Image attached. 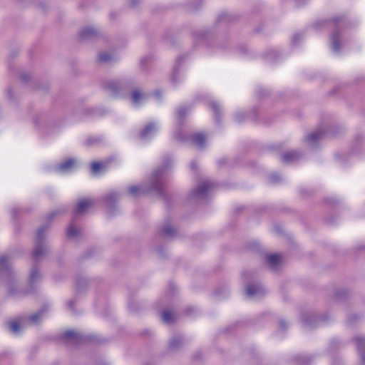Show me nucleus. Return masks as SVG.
<instances>
[{"label": "nucleus", "mask_w": 365, "mask_h": 365, "mask_svg": "<svg viewBox=\"0 0 365 365\" xmlns=\"http://www.w3.org/2000/svg\"><path fill=\"white\" fill-rule=\"evenodd\" d=\"M158 127L154 123H148L140 133V138L146 140L153 137L157 133Z\"/></svg>", "instance_id": "5"}, {"label": "nucleus", "mask_w": 365, "mask_h": 365, "mask_svg": "<svg viewBox=\"0 0 365 365\" xmlns=\"http://www.w3.org/2000/svg\"><path fill=\"white\" fill-rule=\"evenodd\" d=\"M355 341L356 347L361 353V361L365 363V338L361 336L356 337Z\"/></svg>", "instance_id": "15"}, {"label": "nucleus", "mask_w": 365, "mask_h": 365, "mask_svg": "<svg viewBox=\"0 0 365 365\" xmlns=\"http://www.w3.org/2000/svg\"><path fill=\"white\" fill-rule=\"evenodd\" d=\"M205 135L199 133L192 136L193 143L200 148L203 149L205 147Z\"/></svg>", "instance_id": "16"}, {"label": "nucleus", "mask_w": 365, "mask_h": 365, "mask_svg": "<svg viewBox=\"0 0 365 365\" xmlns=\"http://www.w3.org/2000/svg\"><path fill=\"white\" fill-rule=\"evenodd\" d=\"M145 96L138 89L133 91L131 93V100L133 106H138L140 102L144 101Z\"/></svg>", "instance_id": "13"}, {"label": "nucleus", "mask_w": 365, "mask_h": 365, "mask_svg": "<svg viewBox=\"0 0 365 365\" xmlns=\"http://www.w3.org/2000/svg\"><path fill=\"white\" fill-rule=\"evenodd\" d=\"M9 259V258L8 256L2 255L0 257V267L1 269H6L9 268V265H8Z\"/></svg>", "instance_id": "30"}, {"label": "nucleus", "mask_w": 365, "mask_h": 365, "mask_svg": "<svg viewBox=\"0 0 365 365\" xmlns=\"http://www.w3.org/2000/svg\"><path fill=\"white\" fill-rule=\"evenodd\" d=\"M56 215V212H51V215H49V218L52 219Z\"/></svg>", "instance_id": "36"}, {"label": "nucleus", "mask_w": 365, "mask_h": 365, "mask_svg": "<svg viewBox=\"0 0 365 365\" xmlns=\"http://www.w3.org/2000/svg\"><path fill=\"white\" fill-rule=\"evenodd\" d=\"M326 133L324 130H318L306 137V141L312 148H314L316 143L324 138Z\"/></svg>", "instance_id": "8"}, {"label": "nucleus", "mask_w": 365, "mask_h": 365, "mask_svg": "<svg viewBox=\"0 0 365 365\" xmlns=\"http://www.w3.org/2000/svg\"><path fill=\"white\" fill-rule=\"evenodd\" d=\"M46 230V227H42L38 230L36 233V243L33 252V257L36 259L46 255L47 252L46 247L42 244L43 234Z\"/></svg>", "instance_id": "1"}, {"label": "nucleus", "mask_w": 365, "mask_h": 365, "mask_svg": "<svg viewBox=\"0 0 365 365\" xmlns=\"http://www.w3.org/2000/svg\"><path fill=\"white\" fill-rule=\"evenodd\" d=\"M132 4H135V0H133Z\"/></svg>", "instance_id": "44"}, {"label": "nucleus", "mask_w": 365, "mask_h": 365, "mask_svg": "<svg viewBox=\"0 0 365 365\" xmlns=\"http://www.w3.org/2000/svg\"><path fill=\"white\" fill-rule=\"evenodd\" d=\"M344 21V19L341 16H336L333 19V22L335 25H340Z\"/></svg>", "instance_id": "31"}, {"label": "nucleus", "mask_w": 365, "mask_h": 365, "mask_svg": "<svg viewBox=\"0 0 365 365\" xmlns=\"http://www.w3.org/2000/svg\"><path fill=\"white\" fill-rule=\"evenodd\" d=\"M162 319L164 322L170 324L174 322L175 315L170 310H165L162 314Z\"/></svg>", "instance_id": "26"}, {"label": "nucleus", "mask_w": 365, "mask_h": 365, "mask_svg": "<svg viewBox=\"0 0 365 365\" xmlns=\"http://www.w3.org/2000/svg\"><path fill=\"white\" fill-rule=\"evenodd\" d=\"M214 185L210 180H205L192 192L191 197L196 199L203 198Z\"/></svg>", "instance_id": "3"}, {"label": "nucleus", "mask_w": 365, "mask_h": 365, "mask_svg": "<svg viewBox=\"0 0 365 365\" xmlns=\"http://www.w3.org/2000/svg\"><path fill=\"white\" fill-rule=\"evenodd\" d=\"M187 110L185 108H181L178 110L177 123L178 125H181L184 117L186 115Z\"/></svg>", "instance_id": "28"}, {"label": "nucleus", "mask_w": 365, "mask_h": 365, "mask_svg": "<svg viewBox=\"0 0 365 365\" xmlns=\"http://www.w3.org/2000/svg\"><path fill=\"white\" fill-rule=\"evenodd\" d=\"M267 261L272 269H275L280 263V255L278 254L269 255L266 257Z\"/></svg>", "instance_id": "17"}, {"label": "nucleus", "mask_w": 365, "mask_h": 365, "mask_svg": "<svg viewBox=\"0 0 365 365\" xmlns=\"http://www.w3.org/2000/svg\"><path fill=\"white\" fill-rule=\"evenodd\" d=\"M67 233L69 237L73 238L78 235V230L73 225H70L68 227Z\"/></svg>", "instance_id": "29"}, {"label": "nucleus", "mask_w": 365, "mask_h": 365, "mask_svg": "<svg viewBox=\"0 0 365 365\" xmlns=\"http://www.w3.org/2000/svg\"><path fill=\"white\" fill-rule=\"evenodd\" d=\"M284 324H285V323H284V321H281V322H280V325H281V327H284Z\"/></svg>", "instance_id": "40"}, {"label": "nucleus", "mask_w": 365, "mask_h": 365, "mask_svg": "<svg viewBox=\"0 0 365 365\" xmlns=\"http://www.w3.org/2000/svg\"><path fill=\"white\" fill-rule=\"evenodd\" d=\"M63 337L67 342L73 344L78 343L81 339V336L78 333L71 330L66 331L63 334Z\"/></svg>", "instance_id": "12"}, {"label": "nucleus", "mask_w": 365, "mask_h": 365, "mask_svg": "<svg viewBox=\"0 0 365 365\" xmlns=\"http://www.w3.org/2000/svg\"><path fill=\"white\" fill-rule=\"evenodd\" d=\"M331 48L334 52L339 53L341 50L338 31H334L331 35Z\"/></svg>", "instance_id": "14"}, {"label": "nucleus", "mask_w": 365, "mask_h": 365, "mask_svg": "<svg viewBox=\"0 0 365 365\" xmlns=\"http://www.w3.org/2000/svg\"><path fill=\"white\" fill-rule=\"evenodd\" d=\"M118 199V195L115 192H111L108 194L106 198L105 201L108 208H112L115 201Z\"/></svg>", "instance_id": "25"}, {"label": "nucleus", "mask_w": 365, "mask_h": 365, "mask_svg": "<svg viewBox=\"0 0 365 365\" xmlns=\"http://www.w3.org/2000/svg\"><path fill=\"white\" fill-rule=\"evenodd\" d=\"M300 157V153L297 151H289L282 155V160L284 163H289L298 160Z\"/></svg>", "instance_id": "11"}, {"label": "nucleus", "mask_w": 365, "mask_h": 365, "mask_svg": "<svg viewBox=\"0 0 365 365\" xmlns=\"http://www.w3.org/2000/svg\"><path fill=\"white\" fill-rule=\"evenodd\" d=\"M183 345V340L181 336L173 337L169 344V349L170 350H177Z\"/></svg>", "instance_id": "18"}, {"label": "nucleus", "mask_w": 365, "mask_h": 365, "mask_svg": "<svg viewBox=\"0 0 365 365\" xmlns=\"http://www.w3.org/2000/svg\"><path fill=\"white\" fill-rule=\"evenodd\" d=\"M98 36V29L87 26L81 29L79 32V38L81 41H88L96 38Z\"/></svg>", "instance_id": "4"}, {"label": "nucleus", "mask_w": 365, "mask_h": 365, "mask_svg": "<svg viewBox=\"0 0 365 365\" xmlns=\"http://www.w3.org/2000/svg\"><path fill=\"white\" fill-rule=\"evenodd\" d=\"M46 307H42L37 313H35L34 314H32L29 318V322L31 323V324H36L38 323L40 319L42 317V314L44 312H46Z\"/></svg>", "instance_id": "19"}, {"label": "nucleus", "mask_w": 365, "mask_h": 365, "mask_svg": "<svg viewBox=\"0 0 365 365\" xmlns=\"http://www.w3.org/2000/svg\"><path fill=\"white\" fill-rule=\"evenodd\" d=\"M281 179V177L278 175V174H272L271 176H270V181L272 182H279Z\"/></svg>", "instance_id": "33"}, {"label": "nucleus", "mask_w": 365, "mask_h": 365, "mask_svg": "<svg viewBox=\"0 0 365 365\" xmlns=\"http://www.w3.org/2000/svg\"><path fill=\"white\" fill-rule=\"evenodd\" d=\"M147 190L143 187H138L136 185H133L129 187L128 192L130 195L136 197L140 195L141 193L145 192Z\"/></svg>", "instance_id": "21"}, {"label": "nucleus", "mask_w": 365, "mask_h": 365, "mask_svg": "<svg viewBox=\"0 0 365 365\" xmlns=\"http://www.w3.org/2000/svg\"><path fill=\"white\" fill-rule=\"evenodd\" d=\"M115 58L108 53H100L98 56V60L101 63H109L113 61Z\"/></svg>", "instance_id": "22"}, {"label": "nucleus", "mask_w": 365, "mask_h": 365, "mask_svg": "<svg viewBox=\"0 0 365 365\" xmlns=\"http://www.w3.org/2000/svg\"><path fill=\"white\" fill-rule=\"evenodd\" d=\"M95 202L91 199H84L78 202L74 215L83 214L93 207Z\"/></svg>", "instance_id": "7"}, {"label": "nucleus", "mask_w": 365, "mask_h": 365, "mask_svg": "<svg viewBox=\"0 0 365 365\" xmlns=\"http://www.w3.org/2000/svg\"><path fill=\"white\" fill-rule=\"evenodd\" d=\"M73 301H69L68 303H67V306L70 309H73Z\"/></svg>", "instance_id": "35"}, {"label": "nucleus", "mask_w": 365, "mask_h": 365, "mask_svg": "<svg viewBox=\"0 0 365 365\" xmlns=\"http://www.w3.org/2000/svg\"><path fill=\"white\" fill-rule=\"evenodd\" d=\"M161 232L164 236L168 237H173L175 233V230L170 225H164L161 229Z\"/></svg>", "instance_id": "27"}, {"label": "nucleus", "mask_w": 365, "mask_h": 365, "mask_svg": "<svg viewBox=\"0 0 365 365\" xmlns=\"http://www.w3.org/2000/svg\"><path fill=\"white\" fill-rule=\"evenodd\" d=\"M309 322L307 320H304V326L307 327L308 325Z\"/></svg>", "instance_id": "39"}, {"label": "nucleus", "mask_w": 365, "mask_h": 365, "mask_svg": "<svg viewBox=\"0 0 365 365\" xmlns=\"http://www.w3.org/2000/svg\"><path fill=\"white\" fill-rule=\"evenodd\" d=\"M106 163L94 162L91 165V171L94 175H98L105 169Z\"/></svg>", "instance_id": "23"}, {"label": "nucleus", "mask_w": 365, "mask_h": 365, "mask_svg": "<svg viewBox=\"0 0 365 365\" xmlns=\"http://www.w3.org/2000/svg\"><path fill=\"white\" fill-rule=\"evenodd\" d=\"M235 118H236V120H237L239 122L241 120V116L240 115V114H237Z\"/></svg>", "instance_id": "37"}, {"label": "nucleus", "mask_w": 365, "mask_h": 365, "mask_svg": "<svg viewBox=\"0 0 365 365\" xmlns=\"http://www.w3.org/2000/svg\"><path fill=\"white\" fill-rule=\"evenodd\" d=\"M76 161L73 159H68L65 162L60 163L56 167V170L61 173H66L72 170L74 166Z\"/></svg>", "instance_id": "10"}, {"label": "nucleus", "mask_w": 365, "mask_h": 365, "mask_svg": "<svg viewBox=\"0 0 365 365\" xmlns=\"http://www.w3.org/2000/svg\"><path fill=\"white\" fill-rule=\"evenodd\" d=\"M26 326V322L21 324L19 322H12L9 324V328L14 334H18L21 328Z\"/></svg>", "instance_id": "24"}, {"label": "nucleus", "mask_w": 365, "mask_h": 365, "mask_svg": "<svg viewBox=\"0 0 365 365\" xmlns=\"http://www.w3.org/2000/svg\"><path fill=\"white\" fill-rule=\"evenodd\" d=\"M41 274L39 272V271L38 270V269L36 267L33 268L31 272L30 277H29L30 284H34L38 282L41 279Z\"/></svg>", "instance_id": "20"}, {"label": "nucleus", "mask_w": 365, "mask_h": 365, "mask_svg": "<svg viewBox=\"0 0 365 365\" xmlns=\"http://www.w3.org/2000/svg\"><path fill=\"white\" fill-rule=\"evenodd\" d=\"M245 292L248 297L262 295L264 294V289L259 284L248 285L246 287Z\"/></svg>", "instance_id": "9"}, {"label": "nucleus", "mask_w": 365, "mask_h": 365, "mask_svg": "<svg viewBox=\"0 0 365 365\" xmlns=\"http://www.w3.org/2000/svg\"><path fill=\"white\" fill-rule=\"evenodd\" d=\"M176 138L179 140H182V139L180 137V135H176Z\"/></svg>", "instance_id": "42"}, {"label": "nucleus", "mask_w": 365, "mask_h": 365, "mask_svg": "<svg viewBox=\"0 0 365 365\" xmlns=\"http://www.w3.org/2000/svg\"><path fill=\"white\" fill-rule=\"evenodd\" d=\"M211 105H212V108L215 112V119H216V120H218L217 115H218V113H219V108H218L217 103H212Z\"/></svg>", "instance_id": "32"}, {"label": "nucleus", "mask_w": 365, "mask_h": 365, "mask_svg": "<svg viewBox=\"0 0 365 365\" xmlns=\"http://www.w3.org/2000/svg\"><path fill=\"white\" fill-rule=\"evenodd\" d=\"M167 169V165L156 170L153 176V183L149 189V191H153L159 195H163V187L161 184L158 182L159 179L164 175Z\"/></svg>", "instance_id": "2"}, {"label": "nucleus", "mask_w": 365, "mask_h": 365, "mask_svg": "<svg viewBox=\"0 0 365 365\" xmlns=\"http://www.w3.org/2000/svg\"><path fill=\"white\" fill-rule=\"evenodd\" d=\"M155 94L157 96H160V92L159 91H156L155 93Z\"/></svg>", "instance_id": "43"}, {"label": "nucleus", "mask_w": 365, "mask_h": 365, "mask_svg": "<svg viewBox=\"0 0 365 365\" xmlns=\"http://www.w3.org/2000/svg\"><path fill=\"white\" fill-rule=\"evenodd\" d=\"M144 61H145V58H143V60H142V63H143V62H144Z\"/></svg>", "instance_id": "45"}, {"label": "nucleus", "mask_w": 365, "mask_h": 365, "mask_svg": "<svg viewBox=\"0 0 365 365\" xmlns=\"http://www.w3.org/2000/svg\"><path fill=\"white\" fill-rule=\"evenodd\" d=\"M87 143L89 144V145L92 144V142H91V139H88L87 140Z\"/></svg>", "instance_id": "41"}, {"label": "nucleus", "mask_w": 365, "mask_h": 365, "mask_svg": "<svg viewBox=\"0 0 365 365\" xmlns=\"http://www.w3.org/2000/svg\"><path fill=\"white\" fill-rule=\"evenodd\" d=\"M104 88L113 96H117L120 91L124 89V85L118 81H109L105 83Z\"/></svg>", "instance_id": "6"}, {"label": "nucleus", "mask_w": 365, "mask_h": 365, "mask_svg": "<svg viewBox=\"0 0 365 365\" xmlns=\"http://www.w3.org/2000/svg\"><path fill=\"white\" fill-rule=\"evenodd\" d=\"M190 166L192 168V169H195L196 168V164L195 163L192 162L191 164H190Z\"/></svg>", "instance_id": "38"}, {"label": "nucleus", "mask_w": 365, "mask_h": 365, "mask_svg": "<svg viewBox=\"0 0 365 365\" xmlns=\"http://www.w3.org/2000/svg\"><path fill=\"white\" fill-rule=\"evenodd\" d=\"M301 37V35L297 34H295L293 38H292V43L294 44H295L298 40V38H299Z\"/></svg>", "instance_id": "34"}]
</instances>
